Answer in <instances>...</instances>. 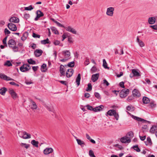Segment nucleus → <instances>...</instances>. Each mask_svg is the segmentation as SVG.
Listing matches in <instances>:
<instances>
[{"instance_id":"nucleus-29","label":"nucleus","mask_w":157,"mask_h":157,"mask_svg":"<svg viewBox=\"0 0 157 157\" xmlns=\"http://www.w3.org/2000/svg\"><path fill=\"white\" fill-rule=\"evenodd\" d=\"M136 41L140 47H143L144 46V42L142 40H140L138 37H137Z\"/></svg>"},{"instance_id":"nucleus-8","label":"nucleus","mask_w":157,"mask_h":157,"mask_svg":"<svg viewBox=\"0 0 157 157\" xmlns=\"http://www.w3.org/2000/svg\"><path fill=\"white\" fill-rule=\"evenodd\" d=\"M0 78L6 81H14V80L9 77L5 75V74L0 73Z\"/></svg>"},{"instance_id":"nucleus-14","label":"nucleus","mask_w":157,"mask_h":157,"mask_svg":"<svg viewBox=\"0 0 157 157\" xmlns=\"http://www.w3.org/2000/svg\"><path fill=\"white\" fill-rule=\"evenodd\" d=\"M16 42L12 39L9 40L8 43V44L10 47H12L16 45Z\"/></svg>"},{"instance_id":"nucleus-53","label":"nucleus","mask_w":157,"mask_h":157,"mask_svg":"<svg viewBox=\"0 0 157 157\" xmlns=\"http://www.w3.org/2000/svg\"><path fill=\"white\" fill-rule=\"evenodd\" d=\"M85 107H87V108L88 109L90 110H92L93 111L94 108L92 106H91L89 105H86Z\"/></svg>"},{"instance_id":"nucleus-22","label":"nucleus","mask_w":157,"mask_h":157,"mask_svg":"<svg viewBox=\"0 0 157 157\" xmlns=\"http://www.w3.org/2000/svg\"><path fill=\"white\" fill-rule=\"evenodd\" d=\"M99 70L95 66H93L90 69V72L91 73L93 74L94 73L98 72Z\"/></svg>"},{"instance_id":"nucleus-33","label":"nucleus","mask_w":157,"mask_h":157,"mask_svg":"<svg viewBox=\"0 0 157 157\" xmlns=\"http://www.w3.org/2000/svg\"><path fill=\"white\" fill-rule=\"evenodd\" d=\"M81 79V75L80 74L78 75V76L76 79V82L78 86L80 83V81Z\"/></svg>"},{"instance_id":"nucleus-48","label":"nucleus","mask_w":157,"mask_h":157,"mask_svg":"<svg viewBox=\"0 0 157 157\" xmlns=\"http://www.w3.org/2000/svg\"><path fill=\"white\" fill-rule=\"evenodd\" d=\"M133 148L138 152H139L140 151V149L139 148L137 145H136L133 146Z\"/></svg>"},{"instance_id":"nucleus-62","label":"nucleus","mask_w":157,"mask_h":157,"mask_svg":"<svg viewBox=\"0 0 157 157\" xmlns=\"http://www.w3.org/2000/svg\"><path fill=\"white\" fill-rule=\"evenodd\" d=\"M4 32L6 34H9L10 33V32L6 28L4 30Z\"/></svg>"},{"instance_id":"nucleus-17","label":"nucleus","mask_w":157,"mask_h":157,"mask_svg":"<svg viewBox=\"0 0 157 157\" xmlns=\"http://www.w3.org/2000/svg\"><path fill=\"white\" fill-rule=\"evenodd\" d=\"M99 76V74L97 73L93 75L91 77V80L93 82H95L98 79Z\"/></svg>"},{"instance_id":"nucleus-21","label":"nucleus","mask_w":157,"mask_h":157,"mask_svg":"<svg viewBox=\"0 0 157 157\" xmlns=\"http://www.w3.org/2000/svg\"><path fill=\"white\" fill-rule=\"evenodd\" d=\"M30 102L32 104L31 108L33 109V110L36 109H37V106L36 103L32 100H30Z\"/></svg>"},{"instance_id":"nucleus-24","label":"nucleus","mask_w":157,"mask_h":157,"mask_svg":"<svg viewBox=\"0 0 157 157\" xmlns=\"http://www.w3.org/2000/svg\"><path fill=\"white\" fill-rule=\"evenodd\" d=\"M103 108H104V106L103 105H101L98 107L94 108L93 111L95 112H98V111H100L101 110L103 109Z\"/></svg>"},{"instance_id":"nucleus-36","label":"nucleus","mask_w":157,"mask_h":157,"mask_svg":"<svg viewBox=\"0 0 157 157\" xmlns=\"http://www.w3.org/2000/svg\"><path fill=\"white\" fill-rule=\"evenodd\" d=\"M157 129V126H153L151 128L150 132L151 133H154Z\"/></svg>"},{"instance_id":"nucleus-51","label":"nucleus","mask_w":157,"mask_h":157,"mask_svg":"<svg viewBox=\"0 0 157 157\" xmlns=\"http://www.w3.org/2000/svg\"><path fill=\"white\" fill-rule=\"evenodd\" d=\"M89 155L91 157H96L94 155L93 151L92 150L89 151Z\"/></svg>"},{"instance_id":"nucleus-42","label":"nucleus","mask_w":157,"mask_h":157,"mask_svg":"<svg viewBox=\"0 0 157 157\" xmlns=\"http://www.w3.org/2000/svg\"><path fill=\"white\" fill-rule=\"evenodd\" d=\"M147 139V141L145 142L146 145H151L152 144V142L150 138V137H148Z\"/></svg>"},{"instance_id":"nucleus-39","label":"nucleus","mask_w":157,"mask_h":157,"mask_svg":"<svg viewBox=\"0 0 157 157\" xmlns=\"http://www.w3.org/2000/svg\"><path fill=\"white\" fill-rule=\"evenodd\" d=\"M4 66L10 67L12 65V64L10 60L6 61L4 63Z\"/></svg>"},{"instance_id":"nucleus-25","label":"nucleus","mask_w":157,"mask_h":157,"mask_svg":"<svg viewBox=\"0 0 157 157\" xmlns=\"http://www.w3.org/2000/svg\"><path fill=\"white\" fill-rule=\"evenodd\" d=\"M76 138V140L77 141L78 144L80 145L82 147H83L84 145H85V143L84 142L80 139H77L76 137H75Z\"/></svg>"},{"instance_id":"nucleus-31","label":"nucleus","mask_w":157,"mask_h":157,"mask_svg":"<svg viewBox=\"0 0 157 157\" xmlns=\"http://www.w3.org/2000/svg\"><path fill=\"white\" fill-rule=\"evenodd\" d=\"M143 101L144 103L147 104L150 102V100L148 98L144 97L143 98Z\"/></svg>"},{"instance_id":"nucleus-41","label":"nucleus","mask_w":157,"mask_h":157,"mask_svg":"<svg viewBox=\"0 0 157 157\" xmlns=\"http://www.w3.org/2000/svg\"><path fill=\"white\" fill-rule=\"evenodd\" d=\"M51 29L52 32L55 34H59L58 31L57 30V29L54 27H52L51 28Z\"/></svg>"},{"instance_id":"nucleus-52","label":"nucleus","mask_w":157,"mask_h":157,"mask_svg":"<svg viewBox=\"0 0 157 157\" xmlns=\"http://www.w3.org/2000/svg\"><path fill=\"white\" fill-rule=\"evenodd\" d=\"M33 9L32 5L29 6V7H25V10H31Z\"/></svg>"},{"instance_id":"nucleus-59","label":"nucleus","mask_w":157,"mask_h":157,"mask_svg":"<svg viewBox=\"0 0 157 157\" xmlns=\"http://www.w3.org/2000/svg\"><path fill=\"white\" fill-rule=\"evenodd\" d=\"M95 96L96 98L98 99H100L101 97L100 96L99 94L97 92H96L95 93Z\"/></svg>"},{"instance_id":"nucleus-2","label":"nucleus","mask_w":157,"mask_h":157,"mask_svg":"<svg viewBox=\"0 0 157 157\" xmlns=\"http://www.w3.org/2000/svg\"><path fill=\"white\" fill-rule=\"evenodd\" d=\"M31 66L28 64H23L20 68V70L23 72H25L31 69Z\"/></svg>"},{"instance_id":"nucleus-19","label":"nucleus","mask_w":157,"mask_h":157,"mask_svg":"<svg viewBox=\"0 0 157 157\" xmlns=\"http://www.w3.org/2000/svg\"><path fill=\"white\" fill-rule=\"evenodd\" d=\"M64 67L63 65H61L60 67L59 71L60 73V76H64L65 75V71L64 70Z\"/></svg>"},{"instance_id":"nucleus-9","label":"nucleus","mask_w":157,"mask_h":157,"mask_svg":"<svg viewBox=\"0 0 157 157\" xmlns=\"http://www.w3.org/2000/svg\"><path fill=\"white\" fill-rule=\"evenodd\" d=\"M65 28L67 31L70 32L74 34H76L77 33V31L76 30L70 26L66 27Z\"/></svg>"},{"instance_id":"nucleus-35","label":"nucleus","mask_w":157,"mask_h":157,"mask_svg":"<svg viewBox=\"0 0 157 157\" xmlns=\"http://www.w3.org/2000/svg\"><path fill=\"white\" fill-rule=\"evenodd\" d=\"M41 70L42 72H45L47 70L46 65L45 64H43L41 67Z\"/></svg>"},{"instance_id":"nucleus-34","label":"nucleus","mask_w":157,"mask_h":157,"mask_svg":"<svg viewBox=\"0 0 157 157\" xmlns=\"http://www.w3.org/2000/svg\"><path fill=\"white\" fill-rule=\"evenodd\" d=\"M28 35L27 32H25L23 34V36L21 37V40L23 41L25 40L27 38Z\"/></svg>"},{"instance_id":"nucleus-3","label":"nucleus","mask_w":157,"mask_h":157,"mask_svg":"<svg viewBox=\"0 0 157 157\" xmlns=\"http://www.w3.org/2000/svg\"><path fill=\"white\" fill-rule=\"evenodd\" d=\"M129 92V90L128 89H124L120 92V96L121 98H124L126 97Z\"/></svg>"},{"instance_id":"nucleus-18","label":"nucleus","mask_w":157,"mask_h":157,"mask_svg":"<svg viewBox=\"0 0 157 157\" xmlns=\"http://www.w3.org/2000/svg\"><path fill=\"white\" fill-rule=\"evenodd\" d=\"M43 105L48 111L51 112L53 111V108L49 104L44 103Z\"/></svg>"},{"instance_id":"nucleus-57","label":"nucleus","mask_w":157,"mask_h":157,"mask_svg":"<svg viewBox=\"0 0 157 157\" xmlns=\"http://www.w3.org/2000/svg\"><path fill=\"white\" fill-rule=\"evenodd\" d=\"M147 125H144L142 127V130L143 132L146 131L147 128Z\"/></svg>"},{"instance_id":"nucleus-5","label":"nucleus","mask_w":157,"mask_h":157,"mask_svg":"<svg viewBox=\"0 0 157 157\" xmlns=\"http://www.w3.org/2000/svg\"><path fill=\"white\" fill-rule=\"evenodd\" d=\"M62 53L64 58L67 59V60L70 59L71 53L69 50L63 51H62Z\"/></svg>"},{"instance_id":"nucleus-49","label":"nucleus","mask_w":157,"mask_h":157,"mask_svg":"<svg viewBox=\"0 0 157 157\" xmlns=\"http://www.w3.org/2000/svg\"><path fill=\"white\" fill-rule=\"evenodd\" d=\"M67 66L69 67H73L75 66V63L74 61H72L68 63Z\"/></svg>"},{"instance_id":"nucleus-61","label":"nucleus","mask_w":157,"mask_h":157,"mask_svg":"<svg viewBox=\"0 0 157 157\" xmlns=\"http://www.w3.org/2000/svg\"><path fill=\"white\" fill-rule=\"evenodd\" d=\"M24 17L26 19H28L30 17V15L29 14L25 13L24 14Z\"/></svg>"},{"instance_id":"nucleus-58","label":"nucleus","mask_w":157,"mask_h":157,"mask_svg":"<svg viewBox=\"0 0 157 157\" xmlns=\"http://www.w3.org/2000/svg\"><path fill=\"white\" fill-rule=\"evenodd\" d=\"M9 83L11 85H14L16 86H19V85L15 83L14 82H10Z\"/></svg>"},{"instance_id":"nucleus-28","label":"nucleus","mask_w":157,"mask_h":157,"mask_svg":"<svg viewBox=\"0 0 157 157\" xmlns=\"http://www.w3.org/2000/svg\"><path fill=\"white\" fill-rule=\"evenodd\" d=\"M133 132H130L127 133L125 136L128 138L129 140H131V139L133 137Z\"/></svg>"},{"instance_id":"nucleus-4","label":"nucleus","mask_w":157,"mask_h":157,"mask_svg":"<svg viewBox=\"0 0 157 157\" xmlns=\"http://www.w3.org/2000/svg\"><path fill=\"white\" fill-rule=\"evenodd\" d=\"M114 9L113 7H109L107 9L106 14L108 16L112 17L113 15Z\"/></svg>"},{"instance_id":"nucleus-11","label":"nucleus","mask_w":157,"mask_h":157,"mask_svg":"<svg viewBox=\"0 0 157 157\" xmlns=\"http://www.w3.org/2000/svg\"><path fill=\"white\" fill-rule=\"evenodd\" d=\"M53 151L52 148L51 147L47 148L45 149L43 151L45 155H48L49 154L52 153Z\"/></svg>"},{"instance_id":"nucleus-54","label":"nucleus","mask_w":157,"mask_h":157,"mask_svg":"<svg viewBox=\"0 0 157 157\" xmlns=\"http://www.w3.org/2000/svg\"><path fill=\"white\" fill-rule=\"evenodd\" d=\"M33 36L34 38H40V36L39 35L36 34L35 33H33Z\"/></svg>"},{"instance_id":"nucleus-10","label":"nucleus","mask_w":157,"mask_h":157,"mask_svg":"<svg viewBox=\"0 0 157 157\" xmlns=\"http://www.w3.org/2000/svg\"><path fill=\"white\" fill-rule=\"evenodd\" d=\"M121 141L122 143H129L131 142V140H129L128 138L125 136L121 138Z\"/></svg>"},{"instance_id":"nucleus-27","label":"nucleus","mask_w":157,"mask_h":157,"mask_svg":"<svg viewBox=\"0 0 157 157\" xmlns=\"http://www.w3.org/2000/svg\"><path fill=\"white\" fill-rule=\"evenodd\" d=\"M132 72L135 76L138 77L140 76V74L135 69H132Z\"/></svg>"},{"instance_id":"nucleus-60","label":"nucleus","mask_w":157,"mask_h":157,"mask_svg":"<svg viewBox=\"0 0 157 157\" xmlns=\"http://www.w3.org/2000/svg\"><path fill=\"white\" fill-rule=\"evenodd\" d=\"M56 23L58 26L64 28H65V27L63 25H62L61 24L59 23L58 21L56 22Z\"/></svg>"},{"instance_id":"nucleus-43","label":"nucleus","mask_w":157,"mask_h":157,"mask_svg":"<svg viewBox=\"0 0 157 157\" xmlns=\"http://www.w3.org/2000/svg\"><path fill=\"white\" fill-rule=\"evenodd\" d=\"M92 86L91 84L90 83H89L88 84V87L86 89V91H90L92 90Z\"/></svg>"},{"instance_id":"nucleus-37","label":"nucleus","mask_w":157,"mask_h":157,"mask_svg":"<svg viewBox=\"0 0 157 157\" xmlns=\"http://www.w3.org/2000/svg\"><path fill=\"white\" fill-rule=\"evenodd\" d=\"M31 144L36 147H38V144L39 143L38 141H36L35 140H33L31 142Z\"/></svg>"},{"instance_id":"nucleus-55","label":"nucleus","mask_w":157,"mask_h":157,"mask_svg":"<svg viewBox=\"0 0 157 157\" xmlns=\"http://www.w3.org/2000/svg\"><path fill=\"white\" fill-rule=\"evenodd\" d=\"M7 37H6L4 38L3 40V43L5 45V46H7V45L6 44V40H7Z\"/></svg>"},{"instance_id":"nucleus-46","label":"nucleus","mask_w":157,"mask_h":157,"mask_svg":"<svg viewBox=\"0 0 157 157\" xmlns=\"http://www.w3.org/2000/svg\"><path fill=\"white\" fill-rule=\"evenodd\" d=\"M114 114L113 116L115 117V118L117 120H118L119 118V115L118 113H117L116 111L115 110Z\"/></svg>"},{"instance_id":"nucleus-7","label":"nucleus","mask_w":157,"mask_h":157,"mask_svg":"<svg viewBox=\"0 0 157 157\" xmlns=\"http://www.w3.org/2000/svg\"><path fill=\"white\" fill-rule=\"evenodd\" d=\"M7 26L10 30L13 31H15L17 29L16 25L12 23H8Z\"/></svg>"},{"instance_id":"nucleus-47","label":"nucleus","mask_w":157,"mask_h":157,"mask_svg":"<svg viewBox=\"0 0 157 157\" xmlns=\"http://www.w3.org/2000/svg\"><path fill=\"white\" fill-rule=\"evenodd\" d=\"M103 67L105 69L108 68L107 64L106 62V61L105 59H103Z\"/></svg>"},{"instance_id":"nucleus-12","label":"nucleus","mask_w":157,"mask_h":157,"mask_svg":"<svg viewBox=\"0 0 157 157\" xmlns=\"http://www.w3.org/2000/svg\"><path fill=\"white\" fill-rule=\"evenodd\" d=\"M36 14H37V16L35 18V21H37L40 17L44 16L43 13L40 10L37 11Z\"/></svg>"},{"instance_id":"nucleus-30","label":"nucleus","mask_w":157,"mask_h":157,"mask_svg":"<svg viewBox=\"0 0 157 157\" xmlns=\"http://www.w3.org/2000/svg\"><path fill=\"white\" fill-rule=\"evenodd\" d=\"M7 90V89L5 87H3L1 88L0 89V94L2 95H4Z\"/></svg>"},{"instance_id":"nucleus-16","label":"nucleus","mask_w":157,"mask_h":157,"mask_svg":"<svg viewBox=\"0 0 157 157\" xmlns=\"http://www.w3.org/2000/svg\"><path fill=\"white\" fill-rule=\"evenodd\" d=\"M132 94L135 97H139L140 96V94L139 91L136 89H135L133 90Z\"/></svg>"},{"instance_id":"nucleus-40","label":"nucleus","mask_w":157,"mask_h":157,"mask_svg":"<svg viewBox=\"0 0 157 157\" xmlns=\"http://www.w3.org/2000/svg\"><path fill=\"white\" fill-rule=\"evenodd\" d=\"M49 41L48 38H47L46 40H44L41 41V43L42 44H46L49 43Z\"/></svg>"},{"instance_id":"nucleus-50","label":"nucleus","mask_w":157,"mask_h":157,"mask_svg":"<svg viewBox=\"0 0 157 157\" xmlns=\"http://www.w3.org/2000/svg\"><path fill=\"white\" fill-rule=\"evenodd\" d=\"M134 97L135 96L133 95L129 96L127 99V101L128 102H130L134 99Z\"/></svg>"},{"instance_id":"nucleus-15","label":"nucleus","mask_w":157,"mask_h":157,"mask_svg":"<svg viewBox=\"0 0 157 157\" xmlns=\"http://www.w3.org/2000/svg\"><path fill=\"white\" fill-rule=\"evenodd\" d=\"M73 72L74 71L71 68L68 69L66 73V76L67 78L71 77L73 74Z\"/></svg>"},{"instance_id":"nucleus-23","label":"nucleus","mask_w":157,"mask_h":157,"mask_svg":"<svg viewBox=\"0 0 157 157\" xmlns=\"http://www.w3.org/2000/svg\"><path fill=\"white\" fill-rule=\"evenodd\" d=\"M43 52L41 50L36 49L34 52L36 56L39 57L40 56Z\"/></svg>"},{"instance_id":"nucleus-63","label":"nucleus","mask_w":157,"mask_h":157,"mask_svg":"<svg viewBox=\"0 0 157 157\" xmlns=\"http://www.w3.org/2000/svg\"><path fill=\"white\" fill-rule=\"evenodd\" d=\"M124 83L123 82H121L120 83L119 85L122 88H124Z\"/></svg>"},{"instance_id":"nucleus-32","label":"nucleus","mask_w":157,"mask_h":157,"mask_svg":"<svg viewBox=\"0 0 157 157\" xmlns=\"http://www.w3.org/2000/svg\"><path fill=\"white\" fill-rule=\"evenodd\" d=\"M155 18L154 17H150L148 19V22L150 24H154L155 22Z\"/></svg>"},{"instance_id":"nucleus-44","label":"nucleus","mask_w":157,"mask_h":157,"mask_svg":"<svg viewBox=\"0 0 157 157\" xmlns=\"http://www.w3.org/2000/svg\"><path fill=\"white\" fill-rule=\"evenodd\" d=\"M27 61L29 64H36V62L31 59H28Z\"/></svg>"},{"instance_id":"nucleus-64","label":"nucleus","mask_w":157,"mask_h":157,"mask_svg":"<svg viewBox=\"0 0 157 157\" xmlns=\"http://www.w3.org/2000/svg\"><path fill=\"white\" fill-rule=\"evenodd\" d=\"M150 27L154 29L157 30V25H150Z\"/></svg>"},{"instance_id":"nucleus-45","label":"nucleus","mask_w":157,"mask_h":157,"mask_svg":"<svg viewBox=\"0 0 157 157\" xmlns=\"http://www.w3.org/2000/svg\"><path fill=\"white\" fill-rule=\"evenodd\" d=\"M114 114L113 116L115 117V118L117 120H118L119 118V115L118 113H117L116 111L115 110Z\"/></svg>"},{"instance_id":"nucleus-13","label":"nucleus","mask_w":157,"mask_h":157,"mask_svg":"<svg viewBox=\"0 0 157 157\" xmlns=\"http://www.w3.org/2000/svg\"><path fill=\"white\" fill-rule=\"evenodd\" d=\"M9 21L10 22V23H18L19 21V20L17 17H11L9 19Z\"/></svg>"},{"instance_id":"nucleus-38","label":"nucleus","mask_w":157,"mask_h":157,"mask_svg":"<svg viewBox=\"0 0 157 157\" xmlns=\"http://www.w3.org/2000/svg\"><path fill=\"white\" fill-rule=\"evenodd\" d=\"M20 145L22 147H24L26 149H27L30 146V145L25 143H21L20 144Z\"/></svg>"},{"instance_id":"nucleus-20","label":"nucleus","mask_w":157,"mask_h":157,"mask_svg":"<svg viewBox=\"0 0 157 157\" xmlns=\"http://www.w3.org/2000/svg\"><path fill=\"white\" fill-rule=\"evenodd\" d=\"M132 117L135 120H136L138 121H142L143 123H145L146 122H147V121L143 119H141L140 118L137 117L133 115H131Z\"/></svg>"},{"instance_id":"nucleus-56","label":"nucleus","mask_w":157,"mask_h":157,"mask_svg":"<svg viewBox=\"0 0 157 157\" xmlns=\"http://www.w3.org/2000/svg\"><path fill=\"white\" fill-rule=\"evenodd\" d=\"M12 48L14 52H16L18 51V48L17 47L15 46V45L12 47Z\"/></svg>"},{"instance_id":"nucleus-26","label":"nucleus","mask_w":157,"mask_h":157,"mask_svg":"<svg viewBox=\"0 0 157 157\" xmlns=\"http://www.w3.org/2000/svg\"><path fill=\"white\" fill-rule=\"evenodd\" d=\"M115 110L114 109H110L108 110L106 114V115L107 116L108 115L110 116H113L114 114V112Z\"/></svg>"},{"instance_id":"nucleus-1","label":"nucleus","mask_w":157,"mask_h":157,"mask_svg":"<svg viewBox=\"0 0 157 157\" xmlns=\"http://www.w3.org/2000/svg\"><path fill=\"white\" fill-rule=\"evenodd\" d=\"M18 133L20 137L24 139H30L31 137V135L25 131H19Z\"/></svg>"},{"instance_id":"nucleus-6","label":"nucleus","mask_w":157,"mask_h":157,"mask_svg":"<svg viewBox=\"0 0 157 157\" xmlns=\"http://www.w3.org/2000/svg\"><path fill=\"white\" fill-rule=\"evenodd\" d=\"M9 93L13 99L15 100L18 98V96L17 94L13 89H10L9 90Z\"/></svg>"}]
</instances>
